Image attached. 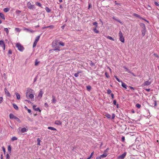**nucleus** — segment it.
Masks as SVG:
<instances>
[{
  "instance_id": "obj_1",
  "label": "nucleus",
  "mask_w": 159,
  "mask_h": 159,
  "mask_svg": "<svg viewBox=\"0 0 159 159\" xmlns=\"http://www.w3.org/2000/svg\"><path fill=\"white\" fill-rule=\"evenodd\" d=\"M140 25L142 29L141 30L142 35L143 36H144L145 35L146 31L145 25V24L143 23H140Z\"/></svg>"
},
{
  "instance_id": "obj_2",
  "label": "nucleus",
  "mask_w": 159,
  "mask_h": 159,
  "mask_svg": "<svg viewBox=\"0 0 159 159\" xmlns=\"http://www.w3.org/2000/svg\"><path fill=\"white\" fill-rule=\"evenodd\" d=\"M10 118L11 119H15L16 121H18L19 123L20 122V120L19 118L15 116L12 114L11 113L9 115Z\"/></svg>"
},
{
  "instance_id": "obj_3",
  "label": "nucleus",
  "mask_w": 159,
  "mask_h": 159,
  "mask_svg": "<svg viewBox=\"0 0 159 159\" xmlns=\"http://www.w3.org/2000/svg\"><path fill=\"white\" fill-rule=\"evenodd\" d=\"M119 36L120 41L124 43L125 41L124 38L123 37L122 33L120 30V31L119 33Z\"/></svg>"
},
{
  "instance_id": "obj_4",
  "label": "nucleus",
  "mask_w": 159,
  "mask_h": 159,
  "mask_svg": "<svg viewBox=\"0 0 159 159\" xmlns=\"http://www.w3.org/2000/svg\"><path fill=\"white\" fill-rule=\"evenodd\" d=\"M16 46L18 48V49L20 51L22 52L23 51L24 48L20 43H17Z\"/></svg>"
},
{
  "instance_id": "obj_5",
  "label": "nucleus",
  "mask_w": 159,
  "mask_h": 159,
  "mask_svg": "<svg viewBox=\"0 0 159 159\" xmlns=\"http://www.w3.org/2000/svg\"><path fill=\"white\" fill-rule=\"evenodd\" d=\"M27 6L28 8L30 9H33V8H34V5H32L30 2H27Z\"/></svg>"
},
{
  "instance_id": "obj_6",
  "label": "nucleus",
  "mask_w": 159,
  "mask_h": 159,
  "mask_svg": "<svg viewBox=\"0 0 159 159\" xmlns=\"http://www.w3.org/2000/svg\"><path fill=\"white\" fill-rule=\"evenodd\" d=\"M59 42L58 40H55L52 43V47L55 46H59L58 44H59Z\"/></svg>"
},
{
  "instance_id": "obj_7",
  "label": "nucleus",
  "mask_w": 159,
  "mask_h": 159,
  "mask_svg": "<svg viewBox=\"0 0 159 159\" xmlns=\"http://www.w3.org/2000/svg\"><path fill=\"white\" fill-rule=\"evenodd\" d=\"M0 45L3 48V50H5V46L4 42L3 41H0Z\"/></svg>"
},
{
  "instance_id": "obj_8",
  "label": "nucleus",
  "mask_w": 159,
  "mask_h": 159,
  "mask_svg": "<svg viewBox=\"0 0 159 159\" xmlns=\"http://www.w3.org/2000/svg\"><path fill=\"white\" fill-rule=\"evenodd\" d=\"M126 155V152H124V153L122 154L121 155H120L118 156V158L120 159H123L125 157Z\"/></svg>"
},
{
  "instance_id": "obj_9",
  "label": "nucleus",
  "mask_w": 159,
  "mask_h": 159,
  "mask_svg": "<svg viewBox=\"0 0 159 159\" xmlns=\"http://www.w3.org/2000/svg\"><path fill=\"white\" fill-rule=\"evenodd\" d=\"M151 83V81H149V80L147 81L144 82V83L143 84V86H148Z\"/></svg>"
},
{
  "instance_id": "obj_10",
  "label": "nucleus",
  "mask_w": 159,
  "mask_h": 159,
  "mask_svg": "<svg viewBox=\"0 0 159 159\" xmlns=\"http://www.w3.org/2000/svg\"><path fill=\"white\" fill-rule=\"evenodd\" d=\"M123 68L126 70V71L128 73L132 74L133 75H134V74L130 71L128 69H127L125 66H124Z\"/></svg>"
},
{
  "instance_id": "obj_11",
  "label": "nucleus",
  "mask_w": 159,
  "mask_h": 159,
  "mask_svg": "<svg viewBox=\"0 0 159 159\" xmlns=\"http://www.w3.org/2000/svg\"><path fill=\"white\" fill-rule=\"evenodd\" d=\"M4 91L6 95L8 97H10L11 96V94L9 93V91L7 90V89L6 88L4 89Z\"/></svg>"
},
{
  "instance_id": "obj_12",
  "label": "nucleus",
  "mask_w": 159,
  "mask_h": 159,
  "mask_svg": "<svg viewBox=\"0 0 159 159\" xmlns=\"http://www.w3.org/2000/svg\"><path fill=\"white\" fill-rule=\"evenodd\" d=\"M52 103H55L57 101V100L56 99L55 96L53 95L52 96Z\"/></svg>"
},
{
  "instance_id": "obj_13",
  "label": "nucleus",
  "mask_w": 159,
  "mask_h": 159,
  "mask_svg": "<svg viewBox=\"0 0 159 159\" xmlns=\"http://www.w3.org/2000/svg\"><path fill=\"white\" fill-rule=\"evenodd\" d=\"M24 30L28 32H31V33H33L34 32V31L33 30H30L28 28H25L24 29Z\"/></svg>"
},
{
  "instance_id": "obj_14",
  "label": "nucleus",
  "mask_w": 159,
  "mask_h": 159,
  "mask_svg": "<svg viewBox=\"0 0 159 159\" xmlns=\"http://www.w3.org/2000/svg\"><path fill=\"white\" fill-rule=\"evenodd\" d=\"M134 16L135 17L143 19V18L140 17V16L136 13H134L133 14Z\"/></svg>"
},
{
  "instance_id": "obj_15",
  "label": "nucleus",
  "mask_w": 159,
  "mask_h": 159,
  "mask_svg": "<svg viewBox=\"0 0 159 159\" xmlns=\"http://www.w3.org/2000/svg\"><path fill=\"white\" fill-rule=\"evenodd\" d=\"M55 124L57 125H60L61 124V122L59 120H56L55 122Z\"/></svg>"
},
{
  "instance_id": "obj_16",
  "label": "nucleus",
  "mask_w": 159,
  "mask_h": 159,
  "mask_svg": "<svg viewBox=\"0 0 159 159\" xmlns=\"http://www.w3.org/2000/svg\"><path fill=\"white\" fill-rule=\"evenodd\" d=\"M121 83H122L121 85L122 87L125 89H127V85H126L124 83H123L122 81H121Z\"/></svg>"
},
{
  "instance_id": "obj_17",
  "label": "nucleus",
  "mask_w": 159,
  "mask_h": 159,
  "mask_svg": "<svg viewBox=\"0 0 159 159\" xmlns=\"http://www.w3.org/2000/svg\"><path fill=\"white\" fill-rule=\"evenodd\" d=\"M43 94V93L42 91V90H41L40 92L39 93L38 96L41 98L42 96V95Z\"/></svg>"
},
{
  "instance_id": "obj_18",
  "label": "nucleus",
  "mask_w": 159,
  "mask_h": 159,
  "mask_svg": "<svg viewBox=\"0 0 159 159\" xmlns=\"http://www.w3.org/2000/svg\"><path fill=\"white\" fill-rule=\"evenodd\" d=\"M15 94L16 96L17 99H19L20 98V95L19 94L17 93H15Z\"/></svg>"
},
{
  "instance_id": "obj_19",
  "label": "nucleus",
  "mask_w": 159,
  "mask_h": 159,
  "mask_svg": "<svg viewBox=\"0 0 159 159\" xmlns=\"http://www.w3.org/2000/svg\"><path fill=\"white\" fill-rule=\"evenodd\" d=\"M0 17L1 18H2V19L4 20H5V18L4 17V15L2 13H1L0 12Z\"/></svg>"
},
{
  "instance_id": "obj_20",
  "label": "nucleus",
  "mask_w": 159,
  "mask_h": 159,
  "mask_svg": "<svg viewBox=\"0 0 159 159\" xmlns=\"http://www.w3.org/2000/svg\"><path fill=\"white\" fill-rule=\"evenodd\" d=\"M113 19H114V20L119 22L120 24H122V22L119 20L118 19H117V18H116L115 17H113L112 18Z\"/></svg>"
},
{
  "instance_id": "obj_21",
  "label": "nucleus",
  "mask_w": 159,
  "mask_h": 159,
  "mask_svg": "<svg viewBox=\"0 0 159 159\" xmlns=\"http://www.w3.org/2000/svg\"><path fill=\"white\" fill-rule=\"evenodd\" d=\"M13 105L14 108L16 110H18V106H17L16 105L15 103L13 104Z\"/></svg>"
},
{
  "instance_id": "obj_22",
  "label": "nucleus",
  "mask_w": 159,
  "mask_h": 159,
  "mask_svg": "<svg viewBox=\"0 0 159 159\" xmlns=\"http://www.w3.org/2000/svg\"><path fill=\"white\" fill-rule=\"evenodd\" d=\"M45 9L48 13L50 12L51 11V10L48 7H46Z\"/></svg>"
},
{
  "instance_id": "obj_23",
  "label": "nucleus",
  "mask_w": 159,
  "mask_h": 159,
  "mask_svg": "<svg viewBox=\"0 0 159 159\" xmlns=\"http://www.w3.org/2000/svg\"><path fill=\"white\" fill-rule=\"evenodd\" d=\"M27 130L26 129V128H22L21 129V132L22 133H24L25 132H26V131Z\"/></svg>"
},
{
  "instance_id": "obj_24",
  "label": "nucleus",
  "mask_w": 159,
  "mask_h": 159,
  "mask_svg": "<svg viewBox=\"0 0 159 159\" xmlns=\"http://www.w3.org/2000/svg\"><path fill=\"white\" fill-rule=\"evenodd\" d=\"M107 156V154L106 153H104L103 154L101 155V157L102 158L105 157Z\"/></svg>"
},
{
  "instance_id": "obj_25",
  "label": "nucleus",
  "mask_w": 159,
  "mask_h": 159,
  "mask_svg": "<svg viewBox=\"0 0 159 159\" xmlns=\"http://www.w3.org/2000/svg\"><path fill=\"white\" fill-rule=\"evenodd\" d=\"M48 129H51L52 130H56V129L54 127H48Z\"/></svg>"
},
{
  "instance_id": "obj_26",
  "label": "nucleus",
  "mask_w": 159,
  "mask_h": 159,
  "mask_svg": "<svg viewBox=\"0 0 159 159\" xmlns=\"http://www.w3.org/2000/svg\"><path fill=\"white\" fill-rule=\"evenodd\" d=\"M8 150L9 153H11V148L10 145H9L8 147Z\"/></svg>"
},
{
  "instance_id": "obj_27",
  "label": "nucleus",
  "mask_w": 159,
  "mask_h": 159,
  "mask_svg": "<svg viewBox=\"0 0 159 159\" xmlns=\"http://www.w3.org/2000/svg\"><path fill=\"white\" fill-rule=\"evenodd\" d=\"M54 47V49H53L54 50V51L58 50L59 51H60V49H59V46H55Z\"/></svg>"
},
{
  "instance_id": "obj_28",
  "label": "nucleus",
  "mask_w": 159,
  "mask_h": 159,
  "mask_svg": "<svg viewBox=\"0 0 159 159\" xmlns=\"http://www.w3.org/2000/svg\"><path fill=\"white\" fill-rule=\"evenodd\" d=\"M86 88H87V90L88 91H90V90H91L92 88H91V87L90 86V85H88L86 86Z\"/></svg>"
},
{
  "instance_id": "obj_29",
  "label": "nucleus",
  "mask_w": 159,
  "mask_h": 159,
  "mask_svg": "<svg viewBox=\"0 0 159 159\" xmlns=\"http://www.w3.org/2000/svg\"><path fill=\"white\" fill-rule=\"evenodd\" d=\"M9 10V9L8 8H6L3 9V11L5 12H8Z\"/></svg>"
},
{
  "instance_id": "obj_30",
  "label": "nucleus",
  "mask_w": 159,
  "mask_h": 159,
  "mask_svg": "<svg viewBox=\"0 0 159 159\" xmlns=\"http://www.w3.org/2000/svg\"><path fill=\"white\" fill-rule=\"evenodd\" d=\"M39 63V61H38L37 59H36L35 62V66H38Z\"/></svg>"
},
{
  "instance_id": "obj_31",
  "label": "nucleus",
  "mask_w": 159,
  "mask_h": 159,
  "mask_svg": "<svg viewBox=\"0 0 159 159\" xmlns=\"http://www.w3.org/2000/svg\"><path fill=\"white\" fill-rule=\"evenodd\" d=\"M17 139V138L15 136L12 137V138L11 139V140L12 141H14L15 140H16Z\"/></svg>"
},
{
  "instance_id": "obj_32",
  "label": "nucleus",
  "mask_w": 159,
  "mask_h": 159,
  "mask_svg": "<svg viewBox=\"0 0 159 159\" xmlns=\"http://www.w3.org/2000/svg\"><path fill=\"white\" fill-rule=\"evenodd\" d=\"M93 30L96 33H99V31L96 29V27L93 29Z\"/></svg>"
},
{
  "instance_id": "obj_33",
  "label": "nucleus",
  "mask_w": 159,
  "mask_h": 159,
  "mask_svg": "<svg viewBox=\"0 0 159 159\" xmlns=\"http://www.w3.org/2000/svg\"><path fill=\"white\" fill-rule=\"evenodd\" d=\"M107 38L113 41L114 40V39L113 38L111 37L110 36H107Z\"/></svg>"
},
{
  "instance_id": "obj_34",
  "label": "nucleus",
  "mask_w": 159,
  "mask_h": 159,
  "mask_svg": "<svg viewBox=\"0 0 159 159\" xmlns=\"http://www.w3.org/2000/svg\"><path fill=\"white\" fill-rule=\"evenodd\" d=\"M32 89H28L27 91V93H30L31 92V91H32Z\"/></svg>"
},
{
  "instance_id": "obj_35",
  "label": "nucleus",
  "mask_w": 159,
  "mask_h": 159,
  "mask_svg": "<svg viewBox=\"0 0 159 159\" xmlns=\"http://www.w3.org/2000/svg\"><path fill=\"white\" fill-rule=\"evenodd\" d=\"M40 37V35H39V36H37L36 37L35 40L36 41L38 42V41L39 40V39Z\"/></svg>"
},
{
  "instance_id": "obj_36",
  "label": "nucleus",
  "mask_w": 159,
  "mask_h": 159,
  "mask_svg": "<svg viewBox=\"0 0 159 159\" xmlns=\"http://www.w3.org/2000/svg\"><path fill=\"white\" fill-rule=\"evenodd\" d=\"M37 145H40V140L39 139V138H38L37 139Z\"/></svg>"
},
{
  "instance_id": "obj_37",
  "label": "nucleus",
  "mask_w": 159,
  "mask_h": 159,
  "mask_svg": "<svg viewBox=\"0 0 159 159\" xmlns=\"http://www.w3.org/2000/svg\"><path fill=\"white\" fill-rule=\"evenodd\" d=\"M106 117L108 118H111V115L108 114H107L105 115Z\"/></svg>"
},
{
  "instance_id": "obj_38",
  "label": "nucleus",
  "mask_w": 159,
  "mask_h": 159,
  "mask_svg": "<svg viewBox=\"0 0 159 159\" xmlns=\"http://www.w3.org/2000/svg\"><path fill=\"white\" fill-rule=\"evenodd\" d=\"M34 110L35 111H41V110H40V109H39V107H37V108H34Z\"/></svg>"
},
{
  "instance_id": "obj_39",
  "label": "nucleus",
  "mask_w": 159,
  "mask_h": 159,
  "mask_svg": "<svg viewBox=\"0 0 159 159\" xmlns=\"http://www.w3.org/2000/svg\"><path fill=\"white\" fill-rule=\"evenodd\" d=\"M29 97L31 99H32L34 97L33 94H30L29 95Z\"/></svg>"
},
{
  "instance_id": "obj_40",
  "label": "nucleus",
  "mask_w": 159,
  "mask_h": 159,
  "mask_svg": "<svg viewBox=\"0 0 159 159\" xmlns=\"http://www.w3.org/2000/svg\"><path fill=\"white\" fill-rule=\"evenodd\" d=\"M59 44L60 45H61L62 46H64V43L61 42H59Z\"/></svg>"
},
{
  "instance_id": "obj_41",
  "label": "nucleus",
  "mask_w": 159,
  "mask_h": 159,
  "mask_svg": "<svg viewBox=\"0 0 159 159\" xmlns=\"http://www.w3.org/2000/svg\"><path fill=\"white\" fill-rule=\"evenodd\" d=\"M141 105L139 103H137L136 105V107H137V108H140L141 107Z\"/></svg>"
},
{
  "instance_id": "obj_42",
  "label": "nucleus",
  "mask_w": 159,
  "mask_h": 159,
  "mask_svg": "<svg viewBox=\"0 0 159 159\" xmlns=\"http://www.w3.org/2000/svg\"><path fill=\"white\" fill-rule=\"evenodd\" d=\"M4 30L5 32H6L7 34H8L9 30H8V28H4Z\"/></svg>"
},
{
  "instance_id": "obj_43",
  "label": "nucleus",
  "mask_w": 159,
  "mask_h": 159,
  "mask_svg": "<svg viewBox=\"0 0 159 159\" xmlns=\"http://www.w3.org/2000/svg\"><path fill=\"white\" fill-rule=\"evenodd\" d=\"M54 26L53 25H49L48 26H46V27H47V28H50L51 29H52L54 28Z\"/></svg>"
},
{
  "instance_id": "obj_44",
  "label": "nucleus",
  "mask_w": 159,
  "mask_h": 159,
  "mask_svg": "<svg viewBox=\"0 0 159 159\" xmlns=\"http://www.w3.org/2000/svg\"><path fill=\"white\" fill-rule=\"evenodd\" d=\"M36 5H37V6H39L40 7H41V4L39 2H36Z\"/></svg>"
},
{
  "instance_id": "obj_45",
  "label": "nucleus",
  "mask_w": 159,
  "mask_h": 159,
  "mask_svg": "<svg viewBox=\"0 0 159 159\" xmlns=\"http://www.w3.org/2000/svg\"><path fill=\"white\" fill-rule=\"evenodd\" d=\"M114 77L116 79V80L118 81L119 82H121L122 81H120L119 80V79L117 78V76L115 75Z\"/></svg>"
},
{
  "instance_id": "obj_46",
  "label": "nucleus",
  "mask_w": 159,
  "mask_h": 159,
  "mask_svg": "<svg viewBox=\"0 0 159 159\" xmlns=\"http://www.w3.org/2000/svg\"><path fill=\"white\" fill-rule=\"evenodd\" d=\"M111 90H110V89H108L107 90V93L108 94H110L111 93Z\"/></svg>"
},
{
  "instance_id": "obj_47",
  "label": "nucleus",
  "mask_w": 159,
  "mask_h": 159,
  "mask_svg": "<svg viewBox=\"0 0 159 159\" xmlns=\"http://www.w3.org/2000/svg\"><path fill=\"white\" fill-rule=\"evenodd\" d=\"M93 25H95L96 27L98 26V23L96 22H93Z\"/></svg>"
},
{
  "instance_id": "obj_48",
  "label": "nucleus",
  "mask_w": 159,
  "mask_h": 159,
  "mask_svg": "<svg viewBox=\"0 0 159 159\" xmlns=\"http://www.w3.org/2000/svg\"><path fill=\"white\" fill-rule=\"evenodd\" d=\"M105 75L106 76V77L107 78H109V77H110V76L107 73V72H106L105 73Z\"/></svg>"
},
{
  "instance_id": "obj_49",
  "label": "nucleus",
  "mask_w": 159,
  "mask_h": 159,
  "mask_svg": "<svg viewBox=\"0 0 159 159\" xmlns=\"http://www.w3.org/2000/svg\"><path fill=\"white\" fill-rule=\"evenodd\" d=\"M78 75H79V73H76L74 74V75L75 77H78Z\"/></svg>"
},
{
  "instance_id": "obj_50",
  "label": "nucleus",
  "mask_w": 159,
  "mask_h": 159,
  "mask_svg": "<svg viewBox=\"0 0 159 159\" xmlns=\"http://www.w3.org/2000/svg\"><path fill=\"white\" fill-rule=\"evenodd\" d=\"M125 140V137L124 136H122L121 138V140L122 142H124Z\"/></svg>"
},
{
  "instance_id": "obj_51",
  "label": "nucleus",
  "mask_w": 159,
  "mask_h": 159,
  "mask_svg": "<svg viewBox=\"0 0 159 159\" xmlns=\"http://www.w3.org/2000/svg\"><path fill=\"white\" fill-rule=\"evenodd\" d=\"M113 103L115 105H116V100H113Z\"/></svg>"
},
{
  "instance_id": "obj_52",
  "label": "nucleus",
  "mask_w": 159,
  "mask_h": 159,
  "mask_svg": "<svg viewBox=\"0 0 159 159\" xmlns=\"http://www.w3.org/2000/svg\"><path fill=\"white\" fill-rule=\"evenodd\" d=\"M90 65L91 66H93L94 65V63L92 61H91L90 63Z\"/></svg>"
},
{
  "instance_id": "obj_53",
  "label": "nucleus",
  "mask_w": 159,
  "mask_h": 159,
  "mask_svg": "<svg viewBox=\"0 0 159 159\" xmlns=\"http://www.w3.org/2000/svg\"><path fill=\"white\" fill-rule=\"evenodd\" d=\"M115 115L114 114H112V119H114L115 117Z\"/></svg>"
},
{
  "instance_id": "obj_54",
  "label": "nucleus",
  "mask_w": 159,
  "mask_h": 159,
  "mask_svg": "<svg viewBox=\"0 0 159 159\" xmlns=\"http://www.w3.org/2000/svg\"><path fill=\"white\" fill-rule=\"evenodd\" d=\"M3 102V98L2 97H0V104Z\"/></svg>"
},
{
  "instance_id": "obj_55",
  "label": "nucleus",
  "mask_w": 159,
  "mask_h": 159,
  "mask_svg": "<svg viewBox=\"0 0 159 159\" xmlns=\"http://www.w3.org/2000/svg\"><path fill=\"white\" fill-rule=\"evenodd\" d=\"M10 158V156L8 154H7L6 155V159H9Z\"/></svg>"
},
{
  "instance_id": "obj_56",
  "label": "nucleus",
  "mask_w": 159,
  "mask_h": 159,
  "mask_svg": "<svg viewBox=\"0 0 159 159\" xmlns=\"http://www.w3.org/2000/svg\"><path fill=\"white\" fill-rule=\"evenodd\" d=\"M15 30L18 32H19L20 31V30L19 28H15Z\"/></svg>"
},
{
  "instance_id": "obj_57",
  "label": "nucleus",
  "mask_w": 159,
  "mask_h": 159,
  "mask_svg": "<svg viewBox=\"0 0 159 159\" xmlns=\"http://www.w3.org/2000/svg\"><path fill=\"white\" fill-rule=\"evenodd\" d=\"M12 53V52L11 50L10 49L9 50L8 52V54H11Z\"/></svg>"
},
{
  "instance_id": "obj_58",
  "label": "nucleus",
  "mask_w": 159,
  "mask_h": 159,
  "mask_svg": "<svg viewBox=\"0 0 159 159\" xmlns=\"http://www.w3.org/2000/svg\"><path fill=\"white\" fill-rule=\"evenodd\" d=\"M154 4H155V5L156 6H158L159 5L158 3L157 2H154Z\"/></svg>"
},
{
  "instance_id": "obj_59",
  "label": "nucleus",
  "mask_w": 159,
  "mask_h": 159,
  "mask_svg": "<svg viewBox=\"0 0 159 159\" xmlns=\"http://www.w3.org/2000/svg\"><path fill=\"white\" fill-rule=\"evenodd\" d=\"M29 94L30 93H26V96L27 98H28V97H29V95L30 94Z\"/></svg>"
},
{
  "instance_id": "obj_60",
  "label": "nucleus",
  "mask_w": 159,
  "mask_h": 159,
  "mask_svg": "<svg viewBox=\"0 0 159 159\" xmlns=\"http://www.w3.org/2000/svg\"><path fill=\"white\" fill-rule=\"evenodd\" d=\"M44 106L46 107H48V105L47 103H45L44 104Z\"/></svg>"
},
{
  "instance_id": "obj_61",
  "label": "nucleus",
  "mask_w": 159,
  "mask_h": 159,
  "mask_svg": "<svg viewBox=\"0 0 159 159\" xmlns=\"http://www.w3.org/2000/svg\"><path fill=\"white\" fill-rule=\"evenodd\" d=\"M2 150H3V152L4 153H5V151H6L5 148L3 147H2Z\"/></svg>"
},
{
  "instance_id": "obj_62",
  "label": "nucleus",
  "mask_w": 159,
  "mask_h": 159,
  "mask_svg": "<svg viewBox=\"0 0 159 159\" xmlns=\"http://www.w3.org/2000/svg\"><path fill=\"white\" fill-rule=\"evenodd\" d=\"M25 101H26V102H28V103H31L32 102H30V101L28 100H25Z\"/></svg>"
},
{
  "instance_id": "obj_63",
  "label": "nucleus",
  "mask_w": 159,
  "mask_h": 159,
  "mask_svg": "<svg viewBox=\"0 0 159 159\" xmlns=\"http://www.w3.org/2000/svg\"><path fill=\"white\" fill-rule=\"evenodd\" d=\"M27 110L28 111V113H31V110L30 109H28Z\"/></svg>"
},
{
  "instance_id": "obj_64",
  "label": "nucleus",
  "mask_w": 159,
  "mask_h": 159,
  "mask_svg": "<svg viewBox=\"0 0 159 159\" xmlns=\"http://www.w3.org/2000/svg\"><path fill=\"white\" fill-rule=\"evenodd\" d=\"M102 158L101 157V156L100 157H96V159H101Z\"/></svg>"
}]
</instances>
